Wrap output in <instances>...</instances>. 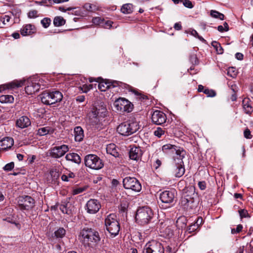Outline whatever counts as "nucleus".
<instances>
[{
	"instance_id": "nucleus-1",
	"label": "nucleus",
	"mask_w": 253,
	"mask_h": 253,
	"mask_svg": "<svg viewBox=\"0 0 253 253\" xmlns=\"http://www.w3.org/2000/svg\"><path fill=\"white\" fill-rule=\"evenodd\" d=\"M180 156L173 157L169 166L170 172L176 177H181L185 172L183 159L184 157L185 152H182Z\"/></svg>"
},
{
	"instance_id": "nucleus-2",
	"label": "nucleus",
	"mask_w": 253,
	"mask_h": 253,
	"mask_svg": "<svg viewBox=\"0 0 253 253\" xmlns=\"http://www.w3.org/2000/svg\"><path fill=\"white\" fill-rule=\"evenodd\" d=\"M83 242L88 246L97 245L100 241L99 233L91 228H84L81 232Z\"/></svg>"
},
{
	"instance_id": "nucleus-3",
	"label": "nucleus",
	"mask_w": 253,
	"mask_h": 253,
	"mask_svg": "<svg viewBox=\"0 0 253 253\" xmlns=\"http://www.w3.org/2000/svg\"><path fill=\"white\" fill-rule=\"evenodd\" d=\"M153 216V211L150 208L142 207L138 209L135 215V219L138 223L144 225L149 223Z\"/></svg>"
},
{
	"instance_id": "nucleus-4",
	"label": "nucleus",
	"mask_w": 253,
	"mask_h": 253,
	"mask_svg": "<svg viewBox=\"0 0 253 253\" xmlns=\"http://www.w3.org/2000/svg\"><path fill=\"white\" fill-rule=\"evenodd\" d=\"M105 225L111 235L115 236L118 234L120 226L115 214H110L107 215L105 219Z\"/></svg>"
},
{
	"instance_id": "nucleus-5",
	"label": "nucleus",
	"mask_w": 253,
	"mask_h": 253,
	"mask_svg": "<svg viewBox=\"0 0 253 253\" xmlns=\"http://www.w3.org/2000/svg\"><path fill=\"white\" fill-rule=\"evenodd\" d=\"M42 102L46 105H51L60 102L63 98L62 93L58 90L44 92L41 94Z\"/></svg>"
},
{
	"instance_id": "nucleus-6",
	"label": "nucleus",
	"mask_w": 253,
	"mask_h": 253,
	"mask_svg": "<svg viewBox=\"0 0 253 253\" xmlns=\"http://www.w3.org/2000/svg\"><path fill=\"white\" fill-rule=\"evenodd\" d=\"M175 191L173 189L166 190L160 194V199L162 202L161 207L163 209H168L174 204Z\"/></svg>"
},
{
	"instance_id": "nucleus-7",
	"label": "nucleus",
	"mask_w": 253,
	"mask_h": 253,
	"mask_svg": "<svg viewBox=\"0 0 253 253\" xmlns=\"http://www.w3.org/2000/svg\"><path fill=\"white\" fill-rule=\"evenodd\" d=\"M139 128V126L137 122H125L120 124L117 130L121 135L128 136L135 132Z\"/></svg>"
},
{
	"instance_id": "nucleus-8",
	"label": "nucleus",
	"mask_w": 253,
	"mask_h": 253,
	"mask_svg": "<svg viewBox=\"0 0 253 253\" xmlns=\"http://www.w3.org/2000/svg\"><path fill=\"white\" fill-rule=\"evenodd\" d=\"M86 167L93 169H99L103 167L102 161L96 155L89 154L84 158Z\"/></svg>"
},
{
	"instance_id": "nucleus-9",
	"label": "nucleus",
	"mask_w": 253,
	"mask_h": 253,
	"mask_svg": "<svg viewBox=\"0 0 253 253\" xmlns=\"http://www.w3.org/2000/svg\"><path fill=\"white\" fill-rule=\"evenodd\" d=\"M143 253H164V248L161 243L152 240L146 244Z\"/></svg>"
},
{
	"instance_id": "nucleus-10",
	"label": "nucleus",
	"mask_w": 253,
	"mask_h": 253,
	"mask_svg": "<svg viewBox=\"0 0 253 253\" xmlns=\"http://www.w3.org/2000/svg\"><path fill=\"white\" fill-rule=\"evenodd\" d=\"M123 185L125 189H130L135 192H139L141 190L140 182L135 177H126L123 179Z\"/></svg>"
},
{
	"instance_id": "nucleus-11",
	"label": "nucleus",
	"mask_w": 253,
	"mask_h": 253,
	"mask_svg": "<svg viewBox=\"0 0 253 253\" xmlns=\"http://www.w3.org/2000/svg\"><path fill=\"white\" fill-rule=\"evenodd\" d=\"M114 106L116 110L120 113L130 112L132 110V105L125 98H119L116 100Z\"/></svg>"
},
{
	"instance_id": "nucleus-12",
	"label": "nucleus",
	"mask_w": 253,
	"mask_h": 253,
	"mask_svg": "<svg viewBox=\"0 0 253 253\" xmlns=\"http://www.w3.org/2000/svg\"><path fill=\"white\" fill-rule=\"evenodd\" d=\"M19 208L21 210L28 211L34 206V200L30 196L20 197L18 202Z\"/></svg>"
},
{
	"instance_id": "nucleus-13",
	"label": "nucleus",
	"mask_w": 253,
	"mask_h": 253,
	"mask_svg": "<svg viewBox=\"0 0 253 253\" xmlns=\"http://www.w3.org/2000/svg\"><path fill=\"white\" fill-rule=\"evenodd\" d=\"M106 115L107 109L103 103L94 107L91 112V116L98 121L100 119L104 118Z\"/></svg>"
},
{
	"instance_id": "nucleus-14",
	"label": "nucleus",
	"mask_w": 253,
	"mask_h": 253,
	"mask_svg": "<svg viewBox=\"0 0 253 253\" xmlns=\"http://www.w3.org/2000/svg\"><path fill=\"white\" fill-rule=\"evenodd\" d=\"M69 150L68 145H62L59 146H55L50 150V156L54 158H59L63 156Z\"/></svg>"
},
{
	"instance_id": "nucleus-15",
	"label": "nucleus",
	"mask_w": 253,
	"mask_h": 253,
	"mask_svg": "<svg viewBox=\"0 0 253 253\" xmlns=\"http://www.w3.org/2000/svg\"><path fill=\"white\" fill-rule=\"evenodd\" d=\"M101 207L100 202L94 199L88 200L85 205V210L89 214H95L97 213Z\"/></svg>"
},
{
	"instance_id": "nucleus-16",
	"label": "nucleus",
	"mask_w": 253,
	"mask_h": 253,
	"mask_svg": "<svg viewBox=\"0 0 253 253\" xmlns=\"http://www.w3.org/2000/svg\"><path fill=\"white\" fill-rule=\"evenodd\" d=\"M102 81L99 82L98 84V88L101 91H105L107 89L111 88H114L117 86H120L122 83L116 81H111L109 80H103L101 79Z\"/></svg>"
},
{
	"instance_id": "nucleus-17",
	"label": "nucleus",
	"mask_w": 253,
	"mask_h": 253,
	"mask_svg": "<svg viewBox=\"0 0 253 253\" xmlns=\"http://www.w3.org/2000/svg\"><path fill=\"white\" fill-rule=\"evenodd\" d=\"M162 151L167 154H175V156L174 157H177L180 156L181 155V153L182 152H185L183 149L178 148V147L175 145H171L170 144H167L162 146Z\"/></svg>"
},
{
	"instance_id": "nucleus-18",
	"label": "nucleus",
	"mask_w": 253,
	"mask_h": 253,
	"mask_svg": "<svg viewBox=\"0 0 253 253\" xmlns=\"http://www.w3.org/2000/svg\"><path fill=\"white\" fill-rule=\"evenodd\" d=\"M151 119L154 124L161 125L166 122L167 116L163 112L156 110L152 114Z\"/></svg>"
},
{
	"instance_id": "nucleus-19",
	"label": "nucleus",
	"mask_w": 253,
	"mask_h": 253,
	"mask_svg": "<svg viewBox=\"0 0 253 253\" xmlns=\"http://www.w3.org/2000/svg\"><path fill=\"white\" fill-rule=\"evenodd\" d=\"M41 85L39 83H37L35 81L30 79L27 80L25 91L28 94H32L38 91Z\"/></svg>"
},
{
	"instance_id": "nucleus-20",
	"label": "nucleus",
	"mask_w": 253,
	"mask_h": 253,
	"mask_svg": "<svg viewBox=\"0 0 253 253\" xmlns=\"http://www.w3.org/2000/svg\"><path fill=\"white\" fill-rule=\"evenodd\" d=\"M25 80H14L8 84L0 85V92L6 89L14 88L23 86L24 84Z\"/></svg>"
},
{
	"instance_id": "nucleus-21",
	"label": "nucleus",
	"mask_w": 253,
	"mask_h": 253,
	"mask_svg": "<svg viewBox=\"0 0 253 253\" xmlns=\"http://www.w3.org/2000/svg\"><path fill=\"white\" fill-rule=\"evenodd\" d=\"M142 155L141 149L139 147H132L129 150V157L130 159L138 161Z\"/></svg>"
},
{
	"instance_id": "nucleus-22",
	"label": "nucleus",
	"mask_w": 253,
	"mask_h": 253,
	"mask_svg": "<svg viewBox=\"0 0 253 253\" xmlns=\"http://www.w3.org/2000/svg\"><path fill=\"white\" fill-rule=\"evenodd\" d=\"M14 144V140L11 137H5L0 141V149L7 150L10 148Z\"/></svg>"
},
{
	"instance_id": "nucleus-23",
	"label": "nucleus",
	"mask_w": 253,
	"mask_h": 253,
	"mask_svg": "<svg viewBox=\"0 0 253 253\" xmlns=\"http://www.w3.org/2000/svg\"><path fill=\"white\" fill-rule=\"evenodd\" d=\"M31 125L30 119L26 116H22L16 121V126L21 128H24Z\"/></svg>"
},
{
	"instance_id": "nucleus-24",
	"label": "nucleus",
	"mask_w": 253,
	"mask_h": 253,
	"mask_svg": "<svg viewBox=\"0 0 253 253\" xmlns=\"http://www.w3.org/2000/svg\"><path fill=\"white\" fill-rule=\"evenodd\" d=\"M106 152L107 154H110L115 158L119 157V153L118 151V148L114 143H111L107 145Z\"/></svg>"
},
{
	"instance_id": "nucleus-25",
	"label": "nucleus",
	"mask_w": 253,
	"mask_h": 253,
	"mask_svg": "<svg viewBox=\"0 0 253 253\" xmlns=\"http://www.w3.org/2000/svg\"><path fill=\"white\" fill-rule=\"evenodd\" d=\"M243 110L245 113L250 114L253 111L251 101L249 98H245L242 101Z\"/></svg>"
},
{
	"instance_id": "nucleus-26",
	"label": "nucleus",
	"mask_w": 253,
	"mask_h": 253,
	"mask_svg": "<svg viewBox=\"0 0 253 253\" xmlns=\"http://www.w3.org/2000/svg\"><path fill=\"white\" fill-rule=\"evenodd\" d=\"M65 159L67 161H71L78 164H80L81 162V159L80 156L75 153L67 154L65 156Z\"/></svg>"
},
{
	"instance_id": "nucleus-27",
	"label": "nucleus",
	"mask_w": 253,
	"mask_h": 253,
	"mask_svg": "<svg viewBox=\"0 0 253 253\" xmlns=\"http://www.w3.org/2000/svg\"><path fill=\"white\" fill-rule=\"evenodd\" d=\"M74 136L76 141L80 142L84 137V130L81 126H76L74 128Z\"/></svg>"
},
{
	"instance_id": "nucleus-28",
	"label": "nucleus",
	"mask_w": 253,
	"mask_h": 253,
	"mask_svg": "<svg viewBox=\"0 0 253 253\" xmlns=\"http://www.w3.org/2000/svg\"><path fill=\"white\" fill-rule=\"evenodd\" d=\"M33 28V26L31 24L26 25L21 30V35L23 36H27L34 33Z\"/></svg>"
},
{
	"instance_id": "nucleus-29",
	"label": "nucleus",
	"mask_w": 253,
	"mask_h": 253,
	"mask_svg": "<svg viewBox=\"0 0 253 253\" xmlns=\"http://www.w3.org/2000/svg\"><path fill=\"white\" fill-rule=\"evenodd\" d=\"M133 5L131 3H126L122 5L121 12L124 14H130L133 11Z\"/></svg>"
},
{
	"instance_id": "nucleus-30",
	"label": "nucleus",
	"mask_w": 253,
	"mask_h": 253,
	"mask_svg": "<svg viewBox=\"0 0 253 253\" xmlns=\"http://www.w3.org/2000/svg\"><path fill=\"white\" fill-rule=\"evenodd\" d=\"M53 24L55 26H61L65 24V20L62 17L57 16L54 19Z\"/></svg>"
},
{
	"instance_id": "nucleus-31",
	"label": "nucleus",
	"mask_w": 253,
	"mask_h": 253,
	"mask_svg": "<svg viewBox=\"0 0 253 253\" xmlns=\"http://www.w3.org/2000/svg\"><path fill=\"white\" fill-rule=\"evenodd\" d=\"M66 234V230L63 227H60L54 232L56 238H62Z\"/></svg>"
},
{
	"instance_id": "nucleus-32",
	"label": "nucleus",
	"mask_w": 253,
	"mask_h": 253,
	"mask_svg": "<svg viewBox=\"0 0 253 253\" xmlns=\"http://www.w3.org/2000/svg\"><path fill=\"white\" fill-rule=\"evenodd\" d=\"M210 14L211 17L215 18H218L220 20H223L224 17V16L223 14L214 10H211V11Z\"/></svg>"
},
{
	"instance_id": "nucleus-33",
	"label": "nucleus",
	"mask_w": 253,
	"mask_h": 253,
	"mask_svg": "<svg viewBox=\"0 0 253 253\" xmlns=\"http://www.w3.org/2000/svg\"><path fill=\"white\" fill-rule=\"evenodd\" d=\"M84 7L86 10L92 12H95L98 9L96 5L88 3H85L84 5Z\"/></svg>"
},
{
	"instance_id": "nucleus-34",
	"label": "nucleus",
	"mask_w": 253,
	"mask_h": 253,
	"mask_svg": "<svg viewBox=\"0 0 253 253\" xmlns=\"http://www.w3.org/2000/svg\"><path fill=\"white\" fill-rule=\"evenodd\" d=\"M211 45L216 49L218 54H222L223 53V49L219 43L215 41H213L212 42Z\"/></svg>"
},
{
	"instance_id": "nucleus-35",
	"label": "nucleus",
	"mask_w": 253,
	"mask_h": 253,
	"mask_svg": "<svg viewBox=\"0 0 253 253\" xmlns=\"http://www.w3.org/2000/svg\"><path fill=\"white\" fill-rule=\"evenodd\" d=\"M50 128L49 127H43L40 128L38 130V134L40 136H43L48 134L49 132Z\"/></svg>"
},
{
	"instance_id": "nucleus-36",
	"label": "nucleus",
	"mask_w": 253,
	"mask_h": 253,
	"mask_svg": "<svg viewBox=\"0 0 253 253\" xmlns=\"http://www.w3.org/2000/svg\"><path fill=\"white\" fill-rule=\"evenodd\" d=\"M165 130L161 127H158L154 131V134L159 138L162 137L165 134Z\"/></svg>"
},
{
	"instance_id": "nucleus-37",
	"label": "nucleus",
	"mask_w": 253,
	"mask_h": 253,
	"mask_svg": "<svg viewBox=\"0 0 253 253\" xmlns=\"http://www.w3.org/2000/svg\"><path fill=\"white\" fill-rule=\"evenodd\" d=\"M92 22L95 25L103 26L104 20L100 17H96L92 19Z\"/></svg>"
},
{
	"instance_id": "nucleus-38",
	"label": "nucleus",
	"mask_w": 253,
	"mask_h": 253,
	"mask_svg": "<svg viewBox=\"0 0 253 253\" xmlns=\"http://www.w3.org/2000/svg\"><path fill=\"white\" fill-rule=\"evenodd\" d=\"M67 206V204H66V205H61L59 206V209L63 213L69 214L71 213V211L68 209Z\"/></svg>"
},
{
	"instance_id": "nucleus-39",
	"label": "nucleus",
	"mask_w": 253,
	"mask_h": 253,
	"mask_svg": "<svg viewBox=\"0 0 253 253\" xmlns=\"http://www.w3.org/2000/svg\"><path fill=\"white\" fill-rule=\"evenodd\" d=\"M75 174L73 172H70L67 174H63L61 176V179L64 181H68L69 178H74Z\"/></svg>"
},
{
	"instance_id": "nucleus-40",
	"label": "nucleus",
	"mask_w": 253,
	"mask_h": 253,
	"mask_svg": "<svg viewBox=\"0 0 253 253\" xmlns=\"http://www.w3.org/2000/svg\"><path fill=\"white\" fill-rule=\"evenodd\" d=\"M36 3L39 4L40 5H44L46 6H49L52 4V0H43L41 1H37L35 2Z\"/></svg>"
},
{
	"instance_id": "nucleus-41",
	"label": "nucleus",
	"mask_w": 253,
	"mask_h": 253,
	"mask_svg": "<svg viewBox=\"0 0 253 253\" xmlns=\"http://www.w3.org/2000/svg\"><path fill=\"white\" fill-rule=\"evenodd\" d=\"M203 92L205 93L208 97H214L216 95V93L213 90L208 88L205 89Z\"/></svg>"
},
{
	"instance_id": "nucleus-42",
	"label": "nucleus",
	"mask_w": 253,
	"mask_h": 253,
	"mask_svg": "<svg viewBox=\"0 0 253 253\" xmlns=\"http://www.w3.org/2000/svg\"><path fill=\"white\" fill-rule=\"evenodd\" d=\"M50 22L51 20L50 18H44L41 21V23L42 26L45 28H47L49 26Z\"/></svg>"
},
{
	"instance_id": "nucleus-43",
	"label": "nucleus",
	"mask_w": 253,
	"mask_h": 253,
	"mask_svg": "<svg viewBox=\"0 0 253 253\" xmlns=\"http://www.w3.org/2000/svg\"><path fill=\"white\" fill-rule=\"evenodd\" d=\"M227 74L232 78H234L237 75V72L233 67H230L227 70Z\"/></svg>"
},
{
	"instance_id": "nucleus-44",
	"label": "nucleus",
	"mask_w": 253,
	"mask_h": 253,
	"mask_svg": "<svg viewBox=\"0 0 253 253\" xmlns=\"http://www.w3.org/2000/svg\"><path fill=\"white\" fill-rule=\"evenodd\" d=\"M92 88V84H84L82 86L80 87L81 90L84 93L87 92Z\"/></svg>"
},
{
	"instance_id": "nucleus-45",
	"label": "nucleus",
	"mask_w": 253,
	"mask_h": 253,
	"mask_svg": "<svg viewBox=\"0 0 253 253\" xmlns=\"http://www.w3.org/2000/svg\"><path fill=\"white\" fill-rule=\"evenodd\" d=\"M85 189L84 187H79L75 188L73 190V193L74 195H77L84 192Z\"/></svg>"
},
{
	"instance_id": "nucleus-46",
	"label": "nucleus",
	"mask_w": 253,
	"mask_h": 253,
	"mask_svg": "<svg viewBox=\"0 0 253 253\" xmlns=\"http://www.w3.org/2000/svg\"><path fill=\"white\" fill-rule=\"evenodd\" d=\"M14 163L13 162H10L7 164L4 167L3 169L5 171H10L14 168Z\"/></svg>"
},
{
	"instance_id": "nucleus-47",
	"label": "nucleus",
	"mask_w": 253,
	"mask_h": 253,
	"mask_svg": "<svg viewBox=\"0 0 253 253\" xmlns=\"http://www.w3.org/2000/svg\"><path fill=\"white\" fill-rule=\"evenodd\" d=\"M242 229L243 226L241 224H239L236 228L231 229V233L233 234L238 233L242 231Z\"/></svg>"
},
{
	"instance_id": "nucleus-48",
	"label": "nucleus",
	"mask_w": 253,
	"mask_h": 253,
	"mask_svg": "<svg viewBox=\"0 0 253 253\" xmlns=\"http://www.w3.org/2000/svg\"><path fill=\"white\" fill-rule=\"evenodd\" d=\"M183 5L187 7L188 8H192L193 7V5L192 2L189 0H183Z\"/></svg>"
},
{
	"instance_id": "nucleus-49",
	"label": "nucleus",
	"mask_w": 253,
	"mask_h": 253,
	"mask_svg": "<svg viewBox=\"0 0 253 253\" xmlns=\"http://www.w3.org/2000/svg\"><path fill=\"white\" fill-rule=\"evenodd\" d=\"M38 16V11L36 10H31L28 13V17L30 18H36Z\"/></svg>"
},
{
	"instance_id": "nucleus-50",
	"label": "nucleus",
	"mask_w": 253,
	"mask_h": 253,
	"mask_svg": "<svg viewBox=\"0 0 253 253\" xmlns=\"http://www.w3.org/2000/svg\"><path fill=\"white\" fill-rule=\"evenodd\" d=\"M244 137L247 139H251L252 137V135L251 133L250 130L248 128H246L244 132Z\"/></svg>"
},
{
	"instance_id": "nucleus-51",
	"label": "nucleus",
	"mask_w": 253,
	"mask_h": 253,
	"mask_svg": "<svg viewBox=\"0 0 253 253\" xmlns=\"http://www.w3.org/2000/svg\"><path fill=\"white\" fill-rule=\"evenodd\" d=\"M239 212L241 218L247 217L248 216V212L247 210H241L239 211Z\"/></svg>"
},
{
	"instance_id": "nucleus-52",
	"label": "nucleus",
	"mask_w": 253,
	"mask_h": 253,
	"mask_svg": "<svg viewBox=\"0 0 253 253\" xmlns=\"http://www.w3.org/2000/svg\"><path fill=\"white\" fill-rule=\"evenodd\" d=\"M198 185L199 188L202 190H205L207 187L206 183L205 181H199Z\"/></svg>"
},
{
	"instance_id": "nucleus-53",
	"label": "nucleus",
	"mask_w": 253,
	"mask_h": 253,
	"mask_svg": "<svg viewBox=\"0 0 253 253\" xmlns=\"http://www.w3.org/2000/svg\"><path fill=\"white\" fill-rule=\"evenodd\" d=\"M198 227L199 226L196 224L194 223L189 227L188 230L189 232H192L196 230Z\"/></svg>"
},
{
	"instance_id": "nucleus-54",
	"label": "nucleus",
	"mask_w": 253,
	"mask_h": 253,
	"mask_svg": "<svg viewBox=\"0 0 253 253\" xmlns=\"http://www.w3.org/2000/svg\"><path fill=\"white\" fill-rule=\"evenodd\" d=\"M10 19V17L8 15H4L1 19V21L3 23V24H6V23L9 22Z\"/></svg>"
},
{
	"instance_id": "nucleus-55",
	"label": "nucleus",
	"mask_w": 253,
	"mask_h": 253,
	"mask_svg": "<svg viewBox=\"0 0 253 253\" xmlns=\"http://www.w3.org/2000/svg\"><path fill=\"white\" fill-rule=\"evenodd\" d=\"M112 22L110 21H104L102 26H104L105 28H110L112 26Z\"/></svg>"
},
{
	"instance_id": "nucleus-56",
	"label": "nucleus",
	"mask_w": 253,
	"mask_h": 253,
	"mask_svg": "<svg viewBox=\"0 0 253 253\" xmlns=\"http://www.w3.org/2000/svg\"><path fill=\"white\" fill-rule=\"evenodd\" d=\"M50 174L52 176H53L55 179H56L59 176V173L56 171L51 170Z\"/></svg>"
},
{
	"instance_id": "nucleus-57",
	"label": "nucleus",
	"mask_w": 253,
	"mask_h": 253,
	"mask_svg": "<svg viewBox=\"0 0 253 253\" xmlns=\"http://www.w3.org/2000/svg\"><path fill=\"white\" fill-rule=\"evenodd\" d=\"M74 8H72V7H68L67 8H66L64 6H60L59 7V9L61 11H63V12H65L66 11H70V10H71L72 9H73Z\"/></svg>"
},
{
	"instance_id": "nucleus-58",
	"label": "nucleus",
	"mask_w": 253,
	"mask_h": 253,
	"mask_svg": "<svg viewBox=\"0 0 253 253\" xmlns=\"http://www.w3.org/2000/svg\"><path fill=\"white\" fill-rule=\"evenodd\" d=\"M14 98L12 95H6V102L11 103L13 101Z\"/></svg>"
},
{
	"instance_id": "nucleus-59",
	"label": "nucleus",
	"mask_w": 253,
	"mask_h": 253,
	"mask_svg": "<svg viewBox=\"0 0 253 253\" xmlns=\"http://www.w3.org/2000/svg\"><path fill=\"white\" fill-rule=\"evenodd\" d=\"M174 28L176 30H181V28H182V26H181V25L180 23V22L175 23V24L174 25Z\"/></svg>"
},
{
	"instance_id": "nucleus-60",
	"label": "nucleus",
	"mask_w": 253,
	"mask_h": 253,
	"mask_svg": "<svg viewBox=\"0 0 253 253\" xmlns=\"http://www.w3.org/2000/svg\"><path fill=\"white\" fill-rule=\"evenodd\" d=\"M243 54L241 53H237L236 54V58L238 59V60H241L243 59Z\"/></svg>"
},
{
	"instance_id": "nucleus-61",
	"label": "nucleus",
	"mask_w": 253,
	"mask_h": 253,
	"mask_svg": "<svg viewBox=\"0 0 253 253\" xmlns=\"http://www.w3.org/2000/svg\"><path fill=\"white\" fill-rule=\"evenodd\" d=\"M84 99H85V97L83 95L78 96L76 98L77 101L79 102H84Z\"/></svg>"
},
{
	"instance_id": "nucleus-62",
	"label": "nucleus",
	"mask_w": 253,
	"mask_h": 253,
	"mask_svg": "<svg viewBox=\"0 0 253 253\" xmlns=\"http://www.w3.org/2000/svg\"><path fill=\"white\" fill-rule=\"evenodd\" d=\"M0 101L2 103L6 102V95H2L0 97Z\"/></svg>"
},
{
	"instance_id": "nucleus-63",
	"label": "nucleus",
	"mask_w": 253,
	"mask_h": 253,
	"mask_svg": "<svg viewBox=\"0 0 253 253\" xmlns=\"http://www.w3.org/2000/svg\"><path fill=\"white\" fill-rule=\"evenodd\" d=\"M127 205L126 204H121V210L122 211H125L127 208Z\"/></svg>"
},
{
	"instance_id": "nucleus-64",
	"label": "nucleus",
	"mask_w": 253,
	"mask_h": 253,
	"mask_svg": "<svg viewBox=\"0 0 253 253\" xmlns=\"http://www.w3.org/2000/svg\"><path fill=\"white\" fill-rule=\"evenodd\" d=\"M191 34L192 36H194L195 37H196V38L197 37V36L198 35V34L196 30H192L191 31Z\"/></svg>"
}]
</instances>
